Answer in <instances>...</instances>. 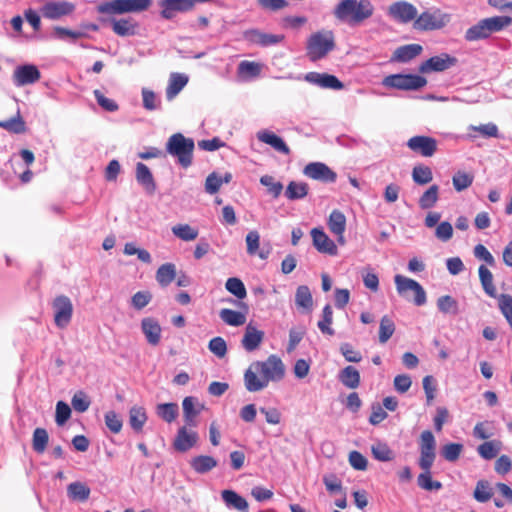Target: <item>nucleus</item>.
I'll use <instances>...</instances> for the list:
<instances>
[{"label":"nucleus","mask_w":512,"mask_h":512,"mask_svg":"<svg viewBox=\"0 0 512 512\" xmlns=\"http://www.w3.org/2000/svg\"><path fill=\"white\" fill-rule=\"evenodd\" d=\"M439 198V186L434 184L430 186L419 198V206L422 209L432 208Z\"/></svg>","instance_id":"obj_47"},{"label":"nucleus","mask_w":512,"mask_h":512,"mask_svg":"<svg viewBox=\"0 0 512 512\" xmlns=\"http://www.w3.org/2000/svg\"><path fill=\"white\" fill-rule=\"evenodd\" d=\"M438 309L445 314H457L459 311L457 301L450 295H444L437 300Z\"/></svg>","instance_id":"obj_55"},{"label":"nucleus","mask_w":512,"mask_h":512,"mask_svg":"<svg viewBox=\"0 0 512 512\" xmlns=\"http://www.w3.org/2000/svg\"><path fill=\"white\" fill-rule=\"evenodd\" d=\"M74 11V3L68 1H50L45 3L40 10L42 16L50 20H57L71 15Z\"/></svg>","instance_id":"obj_12"},{"label":"nucleus","mask_w":512,"mask_h":512,"mask_svg":"<svg viewBox=\"0 0 512 512\" xmlns=\"http://www.w3.org/2000/svg\"><path fill=\"white\" fill-rule=\"evenodd\" d=\"M493 496V489L487 480H479L473 493V497L480 503L489 501Z\"/></svg>","instance_id":"obj_46"},{"label":"nucleus","mask_w":512,"mask_h":512,"mask_svg":"<svg viewBox=\"0 0 512 512\" xmlns=\"http://www.w3.org/2000/svg\"><path fill=\"white\" fill-rule=\"evenodd\" d=\"M479 280L484 292L492 297H497L496 287L493 283V275L485 265H480L478 268Z\"/></svg>","instance_id":"obj_37"},{"label":"nucleus","mask_w":512,"mask_h":512,"mask_svg":"<svg viewBox=\"0 0 512 512\" xmlns=\"http://www.w3.org/2000/svg\"><path fill=\"white\" fill-rule=\"evenodd\" d=\"M336 47L335 35L331 30L312 33L306 43V55L312 62L325 58Z\"/></svg>","instance_id":"obj_3"},{"label":"nucleus","mask_w":512,"mask_h":512,"mask_svg":"<svg viewBox=\"0 0 512 512\" xmlns=\"http://www.w3.org/2000/svg\"><path fill=\"white\" fill-rule=\"evenodd\" d=\"M185 426L178 429V432L173 441V447L178 452H186L194 447L199 439L198 433Z\"/></svg>","instance_id":"obj_18"},{"label":"nucleus","mask_w":512,"mask_h":512,"mask_svg":"<svg viewBox=\"0 0 512 512\" xmlns=\"http://www.w3.org/2000/svg\"><path fill=\"white\" fill-rule=\"evenodd\" d=\"M305 80L325 89L341 90L344 84L334 75L328 73L309 72Z\"/></svg>","instance_id":"obj_22"},{"label":"nucleus","mask_w":512,"mask_h":512,"mask_svg":"<svg viewBox=\"0 0 512 512\" xmlns=\"http://www.w3.org/2000/svg\"><path fill=\"white\" fill-rule=\"evenodd\" d=\"M188 77L180 73H172L166 88V97L168 100L174 99L178 93L186 86Z\"/></svg>","instance_id":"obj_31"},{"label":"nucleus","mask_w":512,"mask_h":512,"mask_svg":"<svg viewBox=\"0 0 512 512\" xmlns=\"http://www.w3.org/2000/svg\"><path fill=\"white\" fill-rule=\"evenodd\" d=\"M407 146L423 157H431L437 150V141L429 136H414L408 140Z\"/></svg>","instance_id":"obj_16"},{"label":"nucleus","mask_w":512,"mask_h":512,"mask_svg":"<svg viewBox=\"0 0 512 512\" xmlns=\"http://www.w3.org/2000/svg\"><path fill=\"white\" fill-rule=\"evenodd\" d=\"M226 289L236 296L238 299H243L247 295L246 288L243 284V282L236 277H231L226 281L225 284Z\"/></svg>","instance_id":"obj_58"},{"label":"nucleus","mask_w":512,"mask_h":512,"mask_svg":"<svg viewBox=\"0 0 512 512\" xmlns=\"http://www.w3.org/2000/svg\"><path fill=\"white\" fill-rule=\"evenodd\" d=\"M152 5V0H110L98 6V12L114 15L146 11Z\"/></svg>","instance_id":"obj_5"},{"label":"nucleus","mask_w":512,"mask_h":512,"mask_svg":"<svg viewBox=\"0 0 512 512\" xmlns=\"http://www.w3.org/2000/svg\"><path fill=\"white\" fill-rule=\"evenodd\" d=\"M147 421L146 410L141 406H133L129 410V424L131 428L140 433Z\"/></svg>","instance_id":"obj_36"},{"label":"nucleus","mask_w":512,"mask_h":512,"mask_svg":"<svg viewBox=\"0 0 512 512\" xmlns=\"http://www.w3.org/2000/svg\"><path fill=\"white\" fill-rule=\"evenodd\" d=\"M243 37L249 43L262 47L276 45L284 40V35L268 34L258 29H248L244 31Z\"/></svg>","instance_id":"obj_19"},{"label":"nucleus","mask_w":512,"mask_h":512,"mask_svg":"<svg viewBox=\"0 0 512 512\" xmlns=\"http://www.w3.org/2000/svg\"><path fill=\"white\" fill-rule=\"evenodd\" d=\"M183 417L185 423L190 427L196 426V417L200 414L203 406L198 404L197 399L192 396H187L182 402Z\"/></svg>","instance_id":"obj_26"},{"label":"nucleus","mask_w":512,"mask_h":512,"mask_svg":"<svg viewBox=\"0 0 512 512\" xmlns=\"http://www.w3.org/2000/svg\"><path fill=\"white\" fill-rule=\"evenodd\" d=\"M252 368L259 371V374L263 376L267 384L269 382H278L285 376V365L275 354L270 355L265 361L252 363Z\"/></svg>","instance_id":"obj_6"},{"label":"nucleus","mask_w":512,"mask_h":512,"mask_svg":"<svg viewBox=\"0 0 512 512\" xmlns=\"http://www.w3.org/2000/svg\"><path fill=\"white\" fill-rule=\"evenodd\" d=\"M308 191L309 186L307 183L291 181L286 187L285 196L289 200L303 199L307 196Z\"/></svg>","instance_id":"obj_41"},{"label":"nucleus","mask_w":512,"mask_h":512,"mask_svg":"<svg viewBox=\"0 0 512 512\" xmlns=\"http://www.w3.org/2000/svg\"><path fill=\"white\" fill-rule=\"evenodd\" d=\"M0 128H3L8 132L15 134H21L26 132L25 122L19 112L16 116L12 117L11 119L0 121Z\"/></svg>","instance_id":"obj_45"},{"label":"nucleus","mask_w":512,"mask_h":512,"mask_svg":"<svg viewBox=\"0 0 512 512\" xmlns=\"http://www.w3.org/2000/svg\"><path fill=\"white\" fill-rule=\"evenodd\" d=\"M136 179L138 183L143 185L149 193H153L156 189L153 175L147 165L139 162L136 166Z\"/></svg>","instance_id":"obj_34"},{"label":"nucleus","mask_w":512,"mask_h":512,"mask_svg":"<svg viewBox=\"0 0 512 512\" xmlns=\"http://www.w3.org/2000/svg\"><path fill=\"white\" fill-rule=\"evenodd\" d=\"M263 339L264 332L257 329L251 323H249L245 328V333L242 338L241 344L246 351L252 352L260 346Z\"/></svg>","instance_id":"obj_25"},{"label":"nucleus","mask_w":512,"mask_h":512,"mask_svg":"<svg viewBox=\"0 0 512 512\" xmlns=\"http://www.w3.org/2000/svg\"><path fill=\"white\" fill-rule=\"evenodd\" d=\"M258 373L259 371H256V369L252 368V364L244 373L245 388L249 392L261 391L268 386L263 376H258Z\"/></svg>","instance_id":"obj_29"},{"label":"nucleus","mask_w":512,"mask_h":512,"mask_svg":"<svg viewBox=\"0 0 512 512\" xmlns=\"http://www.w3.org/2000/svg\"><path fill=\"white\" fill-rule=\"evenodd\" d=\"M422 470L423 472L420 473L417 478L418 486L426 491L440 490L442 488V483L432 480L431 469Z\"/></svg>","instance_id":"obj_51"},{"label":"nucleus","mask_w":512,"mask_h":512,"mask_svg":"<svg viewBox=\"0 0 512 512\" xmlns=\"http://www.w3.org/2000/svg\"><path fill=\"white\" fill-rule=\"evenodd\" d=\"M194 141L186 138L181 133L171 135L166 143V151L177 158L178 163L183 168H188L192 164Z\"/></svg>","instance_id":"obj_4"},{"label":"nucleus","mask_w":512,"mask_h":512,"mask_svg":"<svg viewBox=\"0 0 512 512\" xmlns=\"http://www.w3.org/2000/svg\"><path fill=\"white\" fill-rule=\"evenodd\" d=\"M456 57L448 53H441L440 55L433 56L426 61L422 62L419 66V72L428 74L431 72H443L457 64Z\"/></svg>","instance_id":"obj_11"},{"label":"nucleus","mask_w":512,"mask_h":512,"mask_svg":"<svg viewBox=\"0 0 512 512\" xmlns=\"http://www.w3.org/2000/svg\"><path fill=\"white\" fill-rule=\"evenodd\" d=\"M295 303L298 308L311 311L313 306V298L308 286L301 285L297 288L295 294Z\"/></svg>","instance_id":"obj_40"},{"label":"nucleus","mask_w":512,"mask_h":512,"mask_svg":"<svg viewBox=\"0 0 512 512\" xmlns=\"http://www.w3.org/2000/svg\"><path fill=\"white\" fill-rule=\"evenodd\" d=\"M374 10L370 0H341L334 8L333 14L339 21L356 26L371 18Z\"/></svg>","instance_id":"obj_1"},{"label":"nucleus","mask_w":512,"mask_h":512,"mask_svg":"<svg viewBox=\"0 0 512 512\" xmlns=\"http://www.w3.org/2000/svg\"><path fill=\"white\" fill-rule=\"evenodd\" d=\"M463 450V445L460 443H448L441 449V455L449 462H455L459 459Z\"/></svg>","instance_id":"obj_57"},{"label":"nucleus","mask_w":512,"mask_h":512,"mask_svg":"<svg viewBox=\"0 0 512 512\" xmlns=\"http://www.w3.org/2000/svg\"><path fill=\"white\" fill-rule=\"evenodd\" d=\"M412 179L416 184L425 185L432 181L433 173L430 167L418 165L413 168Z\"/></svg>","instance_id":"obj_53"},{"label":"nucleus","mask_w":512,"mask_h":512,"mask_svg":"<svg viewBox=\"0 0 512 512\" xmlns=\"http://www.w3.org/2000/svg\"><path fill=\"white\" fill-rule=\"evenodd\" d=\"M246 245H247V253L249 255L258 254L261 259H266L268 257L269 252L260 251L258 252L260 245V235L256 230L250 231L246 235Z\"/></svg>","instance_id":"obj_43"},{"label":"nucleus","mask_w":512,"mask_h":512,"mask_svg":"<svg viewBox=\"0 0 512 512\" xmlns=\"http://www.w3.org/2000/svg\"><path fill=\"white\" fill-rule=\"evenodd\" d=\"M160 15L163 19L171 20L177 13H186L192 11L188 0H159Z\"/></svg>","instance_id":"obj_17"},{"label":"nucleus","mask_w":512,"mask_h":512,"mask_svg":"<svg viewBox=\"0 0 512 512\" xmlns=\"http://www.w3.org/2000/svg\"><path fill=\"white\" fill-rule=\"evenodd\" d=\"M176 277V267L173 263H165L161 265L156 272V280L162 286L166 287Z\"/></svg>","instance_id":"obj_38"},{"label":"nucleus","mask_w":512,"mask_h":512,"mask_svg":"<svg viewBox=\"0 0 512 512\" xmlns=\"http://www.w3.org/2000/svg\"><path fill=\"white\" fill-rule=\"evenodd\" d=\"M328 228L337 237L340 245L345 243L344 232L346 229V217L340 210H333L328 218Z\"/></svg>","instance_id":"obj_24"},{"label":"nucleus","mask_w":512,"mask_h":512,"mask_svg":"<svg viewBox=\"0 0 512 512\" xmlns=\"http://www.w3.org/2000/svg\"><path fill=\"white\" fill-rule=\"evenodd\" d=\"M395 284L399 294L403 295L407 291L414 292V302L416 305L421 306L426 302V293L422 286L415 280L406 278L402 275L395 276Z\"/></svg>","instance_id":"obj_14"},{"label":"nucleus","mask_w":512,"mask_h":512,"mask_svg":"<svg viewBox=\"0 0 512 512\" xmlns=\"http://www.w3.org/2000/svg\"><path fill=\"white\" fill-rule=\"evenodd\" d=\"M141 329L147 342L152 346H157L161 340V326L153 317H145L141 320Z\"/></svg>","instance_id":"obj_23"},{"label":"nucleus","mask_w":512,"mask_h":512,"mask_svg":"<svg viewBox=\"0 0 512 512\" xmlns=\"http://www.w3.org/2000/svg\"><path fill=\"white\" fill-rule=\"evenodd\" d=\"M209 350L219 358H223L227 353V344L222 337H214L209 341Z\"/></svg>","instance_id":"obj_64"},{"label":"nucleus","mask_w":512,"mask_h":512,"mask_svg":"<svg viewBox=\"0 0 512 512\" xmlns=\"http://www.w3.org/2000/svg\"><path fill=\"white\" fill-rule=\"evenodd\" d=\"M474 181V175L465 171H457L453 178V187L457 192H461L469 188Z\"/></svg>","instance_id":"obj_49"},{"label":"nucleus","mask_w":512,"mask_h":512,"mask_svg":"<svg viewBox=\"0 0 512 512\" xmlns=\"http://www.w3.org/2000/svg\"><path fill=\"white\" fill-rule=\"evenodd\" d=\"M511 24L512 17L506 15L484 18L465 31L464 39L467 42L486 40L493 33L500 32Z\"/></svg>","instance_id":"obj_2"},{"label":"nucleus","mask_w":512,"mask_h":512,"mask_svg":"<svg viewBox=\"0 0 512 512\" xmlns=\"http://www.w3.org/2000/svg\"><path fill=\"white\" fill-rule=\"evenodd\" d=\"M303 173L313 180L324 183H333L337 178V174L322 162H311L307 164L304 167Z\"/></svg>","instance_id":"obj_15"},{"label":"nucleus","mask_w":512,"mask_h":512,"mask_svg":"<svg viewBox=\"0 0 512 512\" xmlns=\"http://www.w3.org/2000/svg\"><path fill=\"white\" fill-rule=\"evenodd\" d=\"M339 379L341 383L350 389H355L360 384V374L359 371L353 366L345 367L340 375Z\"/></svg>","instance_id":"obj_39"},{"label":"nucleus","mask_w":512,"mask_h":512,"mask_svg":"<svg viewBox=\"0 0 512 512\" xmlns=\"http://www.w3.org/2000/svg\"><path fill=\"white\" fill-rule=\"evenodd\" d=\"M260 183L267 187L268 192L277 198L283 190V185L280 182H276L274 177L270 175H264L260 178Z\"/></svg>","instance_id":"obj_60"},{"label":"nucleus","mask_w":512,"mask_h":512,"mask_svg":"<svg viewBox=\"0 0 512 512\" xmlns=\"http://www.w3.org/2000/svg\"><path fill=\"white\" fill-rule=\"evenodd\" d=\"M222 499L228 507H232L241 512H248V502L246 499L233 490H223Z\"/></svg>","instance_id":"obj_32"},{"label":"nucleus","mask_w":512,"mask_h":512,"mask_svg":"<svg viewBox=\"0 0 512 512\" xmlns=\"http://www.w3.org/2000/svg\"><path fill=\"white\" fill-rule=\"evenodd\" d=\"M422 52V46L419 44H408L397 48L393 54V59L398 62H408L417 57Z\"/></svg>","instance_id":"obj_35"},{"label":"nucleus","mask_w":512,"mask_h":512,"mask_svg":"<svg viewBox=\"0 0 512 512\" xmlns=\"http://www.w3.org/2000/svg\"><path fill=\"white\" fill-rule=\"evenodd\" d=\"M41 78V73L37 66L25 64L17 66L13 72L12 80L15 86L22 87L34 84Z\"/></svg>","instance_id":"obj_13"},{"label":"nucleus","mask_w":512,"mask_h":512,"mask_svg":"<svg viewBox=\"0 0 512 512\" xmlns=\"http://www.w3.org/2000/svg\"><path fill=\"white\" fill-rule=\"evenodd\" d=\"M450 19V15L440 9L425 11L414 21V28L422 31L438 30L445 27Z\"/></svg>","instance_id":"obj_7"},{"label":"nucleus","mask_w":512,"mask_h":512,"mask_svg":"<svg viewBox=\"0 0 512 512\" xmlns=\"http://www.w3.org/2000/svg\"><path fill=\"white\" fill-rule=\"evenodd\" d=\"M420 458L419 466L421 469H431L436 458V441L430 430H424L419 440Z\"/></svg>","instance_id":"obj_9"},{"label":"nucleus","mask_w":512,"mask_h":512,"mask_svg":"<svg viewBox=\"0 0 512 512\" xmlns=\"http://www.w3.org/2000/svg\"><path fill=\"white\" fill-rule=\"evenodd\" d=\"M372 454L379 461H391L394 458L393 451L386 443L379 442L371 447Z\"/></svg>","instance_id":"obj_56"},{"label":"nucleus","mask_w":512,"mask_h":512,"mask_svg":"<svg viewBox=\"0 0 512 512\" xmlns=\"http://www.w3.org/2000/svg\"><path fill=\"white\" fill-rule=\"evenodd\" d=\"M499 449L500 448L496 446L494 442L487 441L480 444L477 448V451L482 458L490 460L497 456Z\"/></svg>","instance_id":"obj_62"},{"label":"nucleus","mask_w":512,"mask_h":512,"mask_svg":"<svg viewBox=\"0 0 512 512\" xmlns=\"http://www.w3.org/2000/svg\"><path fill=\"white\" fill-rule=\"evenodd\" d=\"M261 72L260 64L252 61H242L238 65V73L242 77H257Z\"/></svg>","instance_id":"obj_59"},{"label":"nucleus","mask_w":512,"mask_h":512,"mask_svg":"<svg viewBox=\"0 0 512 512\" xmlns=\"http://www.w3.org/2000/svg\"><path fill=\"white\" fill-rule=\"evenodd\" d=\"M172 233L183 241H193L198 237V230L189 224H177L172 227Z\"/></svg>","instance_id":"obj_48"},{"label":"nucleus","mask_w":512,"mask_h":512,"mask_svg":"<svg viewBox=\"0 0 512 512\" xmlns=\"http://www.w3.org/2000/svg\"><path fill=\"white\" fill-rule=\"evenodd\" d=\"M152 300V294L149 291H138L131 298V305L136 310L146 307Z\"/></svg>","instance_id":"obj_61"},{"label":"nucleus","mask_w":512,"mask_h":512,"mask_svg":"<svg viewBox=\"0 0 512 512\" xmlns=\"http://www.w3.org/2000/svg\"><path fill=\"white\" fill-rule=\"evenodd\" d=\"M54 309V322L59 328H65L70 323L73 314L71 300L65 296H57L52 303Z\"/></svg>","instance_id":"obj_10"},{"label":"nucleus","mask_w":512,"mask_h":512,"mask_svg":"<svg viewBox=\"0 0 512 512\" xmlns=\"http://www.w3.org/2000/svg\"><path fill=\"white\" fill-rule=\"evenodd\" d=\"M221 320L230 326H241L246 322V315L242 312L224 308L219 312Z\"/></svg>","instance_id":"obj_42"},{"label":"nucleus","mask_w":512,"mask_h":512,"mask_svg":"<svg viewBox=\"0 0 512 512\" xmlns=\"http://www.w3.org/2000/svg\"><path fill=\"white\" fill-rule=\"evenodd\" d=\"M311 237L314 247L318 252L335 256L338 253V248L333 240L320 228H313L311 230Z\"/></svg>","instance_id":"obj_20"},{"label":"nucleus","mask_w":512,"mask_h":512,"mask_svg":"<svg viewBox=\"0 0 512 512\" xmlns=\"http://www.w3.org/2000/svg\"><path fill=\"white\" fill-rule=\"evenodd\" d=\"M257 138L259 141L267 145H270L272 148H274L276 151L282 154H290V148L287 146L284 140L269 130L259 131L257 133Z\"/></svg>","instance_id":"obj_27"},{"label":"nucleus","mask_w":512,"mask_h":512,"mask_svg":"<svg viewBox=\"0 0 512 512\" xmlns=\"http://www.w3.org/2000/svg\"><path fill=\"white\" fill-rule=\"evenodd\" d=\"M71 416V409L69 405L63 401H58L56 404L55 421L58 426L64 425Z\"/></svg>","instance_id":"obj_63"},{"label":"nucleus","mask_w":512,"mask_h":512,"mask_svg":"<svg viewBox=\"0 0 512 512\" xmlns=\"http://www.w3.org/2000/svg\"><path fill=\"white\" fill-rule=\"evenodd\" d=\"M91 490L83 482H72L67 487V495L72 501L85 502L90 497Z\"/></svg>","instance_id":"obj_33"},{"label":"nucleus","mask_w":512,"mask_h":512,"mask_svg":"<svg viewBox=\"0 0 512 512\" xmlns=\"http://www.w3.org/2000/svg\"><path fill=\"white\" fill-rule=\"evenodd\" d=\"M49 435L46 429L36 428L32 435V448L38 453L42 454L47 448Z\"/></svg>","instance_id":"obj_44"},{"label":"nucleus","mask_w":512,"mask_h":512,"mask_svg":"<svg viewBox=\"0 0 512 512\" xmlns=\"http://www.w3.org/2000/svg\"><path fill=\"white\" fill-rule=\"evenodd\" d=\"M427 84V80L415 74H393L386 76L383 85L399 90H419Z\"/></svg>","instance_id":"obj_8"},{"label":"nucleus","mask_w":512,"mask_h":512,"mask_svg":"<svg viewBox=\"0 0 512 512\" xmlns=\"http://www.w3.org/2000/svg\"><path fill=\"white\" fill-rule=\"evenodd\" d=\"M157 415L167 423L173 422L178 416V405L176 403L159 404L156 408Z\"/></svg>","instance_id":"obj_50"},{"label":"nucleus","mask_w":512,"mask_h":512,"mask_svg":"<svg viewBox=\"0 0 512 512\" xmlns=\"http://www.w3.org/2000/svg\"><path fill=\"white\" fill-rule=\"evenodd\" d=\"M191 468L198 474H205L217 466V460L208 455H199L190 460Z\"/></svg>","instance_id":"obj_30"},{"label":"nucleus","mask_w":512,"mask_h":512,"mask_svg":"<svg viewBox=\"0 0 512 512\" xmlns=\"http://www.w3.org/2000/svg\"><path fill=\"white\" fill-rule=\"evenodd\" d=\"M395 332V324L393 320L387 315L383 316L380 320L379 326V342L386 343Z\"/></svg>","instance_id":"obj_52"},{"label":"nucleus","mask_w":512,"mask_h":512,"mask_svg":"<svg viewBox=\"0 0 512 512\" xmlns=\"http://www.w3.org/2000/svg\"><path fill=\"white\" fill-rule=\"evenodd\" d=\"M388 11L391 17L403 23H408L417 18L416 7L405 1L391 4Z\"/></svg>","instance_id":"obj_21"},{"label":"nucleus","mask_w":512,"mask_h":512,"mask_svg":"<svg viewBox=\"0 0 512 512\" xmlns=\"http://www.w3.org/2000/svg\"><path fill=\"white\" fill-rule=\"evenodd\" d=\"M113 32L121 37L133 36L137 32L138 24L132 18L112 19Z\"/></svg>","instance_id":"obj_28"},{"label":"nucleus","mask_w":512,"mask_h":512,"mask_svg":"<svg viewBox=\"0 0 512 512\" xmlns=\"http://www.w3.org/2000/svg\"><path fill=\"white\" fill-rule=\"evenodd\" d=\"M333 322V311L329 304L323 308L322 320L318 322V328L323 334L334 335V330L331 328Z\"/></svg>","instance_id":"obj_54"}]
</instances>
